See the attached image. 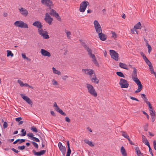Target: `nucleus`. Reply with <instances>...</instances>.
Segmentation results:
<instances>
[{
  "instance_id": "obj_1",
  "label": "nucleus",
  "mask_w": 156,
  "mask_h": 156,
  "mask_svg": "<svg viewBox=\"0 0 156 156\" xmlns=\"http://www.w3.org/2000/svg\"><path fill=\"white\" fill-rule=\"evenodd\" d=\"M81 44L84 47L85 50L87 51L88 55L90 56V57L92 58H95V56L94 54H92V51L89 47L84 42L80 41Z\"/></svg>"
},
{
  "instance_id": "obj_2",
  "label": "nucleus",
  "mask_w": 156,
  "mask_h": 156,
  "mask_svg": "<svg viewBox=\"0 0 156 156\" xmlns=\"http://www.w3.org/2000/svg\"><path fill=\"white\" fill-rule=\"evenodd\" d=\"M86 85L88 92L92 95L96 97L97 94L93 86L89 83L86 84Z\"/></svg>"
},
{
  "instance_id": "obj_3",
  "label": "nucleus",
  "mask_w": 156,
  "mask_h": 156,
  "mask_svg": "<svg viewBox=\"0 0 156 156\" xmlns=\"http://www.w3.org/2000/svg\"><path fill=\"white\" fill-rule=\"evenodd\" d=\"M14 25L20 28H28V25L23 21H16L14 23Z\"/></svg>"
},
{
  "instance_id": "obj_4",
  "label": "nucleus",
  "mask_w": 156,
  "mask_h": 156,
  "mask_svg": "<svg viewBox=\"0 0 156 156\" xmlns=\"http://www.w3.org/2000/svg\"><path fill=\"white\" fill-rule=\"evenodd\" d=\"M89 4L88 2L84 1L83 2L80 4L79 10L80 12H83L85 11L88 5Z\"/></svg>"
},
{
  "instance_id": "obj_5",
  "label": "nucleus",
  "mask_w": 156,
  "mask_h": 156,
  "mask_svg": "<svg viewBox=\"0 0 156 156\" xmlns=\"http://www.w3.org/2000/svg\"><path fill=\"white\" fill-rule=\"evenodd\" d=\"M41 3L44 5L49 8L53 7L52 2L51 0H41Z\"/></svg>"
},
{
  "instance_id": "obj_6",
  "label": "nucleus",
  "mask_w": 156,
  "mask_h": 156,
  "mask_svg": "<svg viewBox=\"0 0 156 156\" xmlns=\"http://www.w3.org/2000/svg\"><path fill=\"white\" fill-rule=\"evenodd\" d=\"M119 84L121 88H127L129 86L127 81L125 79L121 78L120 79Z\"/></svg>"
},
{
  "instance_id": "obj_7",
  "label": "nucleus",
  "mask_w": 156,
  "mask_h": 156,
  "mask_svg": "<svg viewBox=\"0 0 156 156\" xmlns=\"http://www.w3.org/2000/svg\"><path fill=\"white\" fill-rule=\"evenodd\" d=\"M38 33L41 36H42L43 38L45 39H48L49 38V37L48 35V33L46 31H44L43 30H38Z\"/></svg>"
},
{
  "instance_id": "obj_8",
  "label": "nucleus",
  "mask_w": 156,
  "mask_h": 156,
  "mask_svg": "<svg viewBox=\"0 0 156 156\" xmlns=\"http://www.w3.org/2000/svg\"><path fill=\"white\" fill-rule=\"evenodd\" d=\"M136 80L134 81L136 83L138 86L137 89L135 91V93L140 92L142 90L143 86L142 85L141 82L138 79H136Z\"/></svg>"
},
{
  "instance_id": "obj_9",
  "label": "nucleus",
  "mask_w": 156,
  "mask_h": 156,
  "mask_svg": "<svg viewBox=\"0 0 156 156\" xmlns=\"http://www.w3.org/2000/svg\"><path fill=\"white\" fill-rule=\"evenodd\" d=\"M45 21L48 23L49 25L51 24L53 20V18H51L49 14L47 12L45 14V17L44 18Z\"/></svg>"
},
{
  "instance_id": "obj_10",
  "label": "nucleus",
  "mask_w": 156,
  "mask_h": 156,
  "mask_svg": "<svg viewBox=\"0 0 156 156\" xmlns=\"http://www.w3.org/2000/svg\"><path fill=\"white\" fill-rule=\"evenodd\" d=\"M82 71L85 72V74L89 75L90 78L95 73L94 70L90 69H83Z\"/></svg>"
},
{
  "instance_id": "obj_11",
  "label": "nucleus",
  "mask_w": 156,
  "mask_h": 156,
  "mask_svg": "<svg viewBox=\"0 0 156 156\" xmlns=\"http://www.w3.org/2000/svg\"><path fill=\"white\" fill-rule=\"evenodd\" d=\"M53 7L50 8L49 7L47 9V10L48 11L47 12L49 14V15L54 16L57 13L53 9H52Z\"/></svg>"
},
{
  "instance_id": "obj_12",
  "label": "nucleus",
  "mask_w": 156,
  "mask_h": 156,
  "mask_svg": "<svg viewBox=\"0 0 156 156\" xmlns=\"http://www.w3.org/2000/svg\"><path fill=\"white\" fill-rule=\"evenodd\" d=\"M110 54L111 55L112 58H118L119 55L116 52V51L113 50H110Z\"/></svg>"
},
{
  "instance_id": "obj_13",
  "label": "nucleus",
  "mask_w": 156,
  "mask_h": 156,
  "mask_svg": "<svg viewBox=\"0 0 156 156\" xmlns=\"http://www.w3.org/2000/svg\"><path fill=\"white\" fill-rule=\"evenodd\" d=\"M33 25L38 28V30H42V27L43 25H42L41 23L39 21H35L33 23Z\"/></svg>"
},
{
  "instance_id": "obj_14",
  "label": "nucleus",
  "mask_w": 156,
  "mask_h": 156,
  "mask_svg": "<svg viewBox=\"0 0 156 156\" xmlns=\"http://www.w3.org/2000/svg\"><path fill=\"white\" fill-rule=\"evenodd\" d=\"M20 95L23 99L25 100L28 104L30 105H32L33 102L29 98L26 96L24 95L23 94H20Z\"/></svg>"
},
{
  "instance_id": "obj_15",
  "label": "nucleus",
  "mask_w": 156,
  "mask_h": 156,
  "mask_svg": "<svg viewBox=\"0 0 156 156\" xmlns=\"http://www.w3.org/2000/svg\"><path fill=\"white\" fill-rule=\"evenodd\" d=\"M19 10L20 13L24 16L26 17L28 14V11L25 8H21Z\"/></svg>"
},
{
  "instance_id": "obj_16",
  "label": "nucleus",
  "mask_w": 156,
  "mask_h": 156,
  "mask_svg": "<svg viewBox=\"0 0 156 156\" xmlns=\"http://www.w3.org/2000/svg\"><path fill=\"white\" fill-rule=\"evenodd\" d=\"M133 70L132 73V78L134 81L136 80V79H138L137 77V69L135 67L133 68Z\"/></svg>"
},
{
  "instance_id": "obj_17",
  "label": "nucleus",
  "mask_w": 156,
  "mask_h": 156,
  "mask_svg": "<svg viewBox=\"0 0 156 156\" xmlns=\"http://www.w3.org/2000/svg\"><path fill=\"white\" fill-rule=\"evenodd\" d=\"M33 152L34 155L37 156H40L44 154L46 152V151L43 150L39 152H36L34 150H33Z\"/></svg>"
},
{
  "instance_id": "obj_18",
  "label": "nucleus",
  "mask_w": 156,
  "mask_h": 156,
  "mask_svg": "<svg viewBox=\"0 0 156 156\" xmlns=\"http://www.w3.org/2000/svg\"><path fill=\"white\" fill-rule=\"evenodd\" d=\"M41 52L42 55L44 56H47L49 57L51 55L50 52L43 49L41 50Z\"/></svg>"
},
{
  "instance_id": "obj_19",
  "label": "nucleus",
  "mask_w": 156,
  "mask_h": 156,
  "mask_svg": "<svg viewBox=\"0 0 156 156\" xmlns=\"http://www.w3.org/2000/svg\"><path fill=\"white\" fill-rule=\"evenodd\" d=\"M58 146L59 147L60 150L62 153H63L64 152H66V148L65 147L63 146L61 142H59L58 144Z\"/></svg>"
},
{
  "instance_id": "obj_20",
  "label": "nucleus",
  "mask_w": 156,
  "mask_h": 156,
  "mask_svg": "<svg viewBox=\"0 0 156 156\" xmlns=\"http://www.w3.org/2000/svg\"><path fill=\"white\" fill-rule=\"evenodd\" d=\"M90 78L91 81L93 83L97 84L99 83V80L96 78L95 73H94V74L92 76H91Z\"/></svg>"
},
{
  "instance_id": "obj_21",
  "label": "nucleus",
  "mask_w": 156,
  "mask_h": 156,
  "mask_svg": "<svg viewBox=\"0 0 156 156\" xmlns=\"http://www.w3.org/2000/svg\"><path fill=\"white\" fill-rule=\"evenodd\" d=\"M99 37L100 39L102 41H105L107 39V36L105 34L102 33H99L98 34Z\"/></svg>"
},
{
  "instance_id": "obj_22",
  "label": "nucleus",
  "mask_w": 156,
  "mask_h": 156,
  "mask_svg": "<svg viewBox=\"0 0 156 156\" xmlns=\"http://www.w3.org/2000/svg\"><path fill=\"white\" fill-rule=\"evenodd\" d=\"M17 83L19 84L20 86L21 87H28L29 85L27 83H24L22 81L20 80L17 81Z\"/></svg>"
},
{
  "instance_id": "obj_23",
  "label": "nucleus",
  "mask_w": 156,
  "mask_h": 156,
  "mask_svg": "<svg viewBox=\"0 0 156 156\" xmlns=\"http://www.w3.org/2000/svg\"><path fill=\"white\" fill-rule=\"evenodd\" d=\"M119 66L123 69H126L127 70H128L129 69L128 68L127 66L125 64L122 63L120 62L119 64Z\"/></svg>"
},
{
  "instance_id": "obj_24",
  "label": "nucleus",
  "mask_w": 156,
  "mask_h": 156,
  "mask_svg": "<svg viewBox=\"0 0 156 156\" xmlns=\"http://www.w3.org/2000/svg\"><path fill=\"white\" fill-rule=\"evenodd\" d=\"M120 151L123 156H127L126 150L122 146L121 147Z\"/></svg>"
},
{
  "instance_id": "obj_25",
  "label": "nucleus",
  "mask_w": 156,
  "mask_h": 156,
  "mask_svg": "<svg viewBox=\"0 0 156 156\" xmlns=\"http://www.w3.org/2000/svg\"><path fill=\"white\" fill-rule=\"evenodd\" d=\"M25 141V139H18L15 140L14 142L13 143V144H15L17 143L18 142H19V144H21L23 142H24Z\"/></svg>"
},
{
  "instance_id": "obj_26",
  "label": "nucleus",
  "mask_w": 156,
  "mask_h": 156,
  "mask_svg": "<svg viewBox=\"0 0 156 156\" xmlns=\"http://www.w3.org/2000/svg\"><path fill=\"white\" fill-rule=\"evenodd\" d=\"M67 151L66 154H70L71 152V151L70 148V144L69 141H67Z\"/></svg>"
},
{
  "instance_id": "obj_27",
  "label": "nucleus",
  "mask_w": 156,
  "mask_h": 156,
  "mask_svg": "<svg viewBox=\"0 0 156 156\" xmlns=\"http://www.w3.org/2000/svg\"><path fill=\"white\" fill-rule=\"evenodd\" d=\"M134 29H141V23L140 22L136 24L134 27Z\"/></svg>"
},
{
  "instance_id": "obj_28",
  "label": "nucleus",
  "mask_w": 156,
  "mask_h": 156,
  "mask_svg": "<svg viewBox=\"0 0 156 156\" xmlns=\"http://www.w3.org/2000/svg\"><path fill=\"white\" fill-rule=\"evenodd\" d=\"M52 69L53 72L54 74H57L58 75H61V72L59 71L56 70L55 68L53 67Z\"/></svg>"
},
{
  "instance_id": "obj_29",
  "label": "nucleus",
  "mask_w": 156,
  "mask_h": 156,
  "mask_svg": "<svg viewBox=\"0 0 156 156\" xmlns=\"http://www.w3.org/2000/svg\"><path fill=\"white\" fill-rule=\"evenodd\" d=\"M94 24L95 28L101 26L98 22L96 20H95L94 21Z\"/></svg>"
},
{
  "instance_id": "obj_30",
  "label": "nucleus",
  "mask_w": 156,
  "mask_h": 156,
  "mask_svg": "<svg viewBox=\"0 0 156 156\" xmlns=\"http://www.w3.org/2000/svg\"><path fill=\"white\" fill-rule=\"evenodd\" d=\"M149 111L150 112V115L151 116H155V113L154 110L152 108L151 109H149Z\"/></svg>"
},
{
  "instance_id": "obj_31",
  "label": "nucleus",
  "mask_w": 156,
  "mask_h": 156,
  "mask_svg": "<svg viewBox=\"0 0 156 156\" xmlns=\"http://www.w3.org/2000/svg\"><path fill=\"white\" fill-rule=\"evenodd\" d=\"M96 32L98 34L99 33L102 32V30L101 27L100 26L98 27H97L95 28Z\"/></svg>"
},
{
  "instance_id": "obj_32",
  "label": "nucleus",
  "mask_w": 156,
  "mask_h": 156,
  "mask_svg": "<svg viewBox=\"0 0 156 156\" xmlns=\"http://www.w3.org/2000/svg\"><path fill=\"white\" fill-rule=\"evenodd\" d=\"M92 61L96 66L98 67L99 66V62L97 60V59H93Z\"/></svg>"
},
{
  "instance_id": "obj_33",
  "label": "nucleus",
  "mask_w": 156,
  "mask_h": 156,
  "mask_svg": "<svg viewBox=\"0 0 156 156\" xmlns=\"http://www.w3.org/2000/svg\"><path fill=\"white\" fill-rule=\"evenodd\" d=\"M116 74L119 76L121 77H122L123 78H125V76L123 74L120 72H117L116 73Z\"/></svg>"
},
{
  "instance_id": "obj_34",
  "label": "nucleus",
  "mask_w": 156,
  "mask_h": 156,
  "mask_svg": "<svg viewBox=\"0 0 156 156\" xmlns=\"http://www.w3.org/2000/svg\"><path fill=\"white\" fill-rule=\"evenodd\" d=\"M21 132L23 133H21L20 134V136H25L26 134V131H25L24 129H22L21 130Z\"/></svg>"
},
{
  "instance_id": "obj_35",
  "label": "nucleus",
  "mask_w": 156,
  "mask_h": 156,
  "mask_svg": "<svg viewBox=\"0 0 156 156\" xmlns=\"http://www.w3.org/2000/svg\"><path fill=\"white\" fill-rule=\"evenodd\" d=\"M7 57H9V56L12 57L13 56V54L12 52L11 51L7 50Z\"/></svg>"
},
{
  "instance_id": "obj_36",
  "label": "nucleus",
  "mask_w": 156,
  "mask_h": 156,
  "mask_svg": "<svg viewBox=\"0 0 156 156\" xmlns=\"http://www.w3.org/2000/svg\"><path fill=\"white\" fill-rule=\"evenodd\" d=\"M142 142L143 143L145 144V142H148L145 136L144 135H142Z\"/></svg>"
},
{
  "instance_id": "obj_37",
  "label": "nucleus",
  "mask_w": 156,
  "mask_h": 156,
  "mask_svg": "<svg viewBox=\"0 0 156 156\" xmlns=\"http://www.w3.org/2000/svg\"><path fill=\"white\" fill-rule=\"evenodd\" d=\"M121 132L122 133V135L125 138H127L128 137V136L127 135V133L124 131H121Z\"/></svg>"
},
{
  "instance_id": "obj_38",
  "label": "nucleus",
  "mask_w": 156,
  "mask_h": 156,
  "mask_svg": "<svg viewBox=\"0 0 156 156\" xmlns=\"http://www.w3.org/2000/svg\"><path fill=\"white\" fill-rule=\"evenodd\" d=\"M145 102H146V103L147 104L148 106L149 107V109H151L153 108L152 107V106L151 104H150V102L149 101H145Z\"/></svg>"
},
{
  "instance_id": "obj_39",
  "label": "nucleus",
  "mask_w": 156,
  "mask_h": 156,
  "mask_svg": "<svg viewBox=\"0 0 156 156\" xmlns=\"http://www.w3.org/2000/svg\"><path fill=\"white\" fill-rule=\"evenodd\" d=\"M55 17L56 19L59 21H61V18L60 17L58 14L57 13L56 15L54 16Z\"/></svg>"
},
{
  "instance_id": "obj_40",
  "label": "nucleus",
  "mask_w": 156,
  "mask_h": 156,
  "mask_svg": "<svg viewBox=\"0 0 156 156\" xmlns=\"http://www.w3.org/2000/svg\"><path fill=\"white\" fill-rule=\"evenodd\" d=\"M146 45V46L148 48V52L150 53L152 49L151 46L148 44Z\"/></svg>"
},
{
  "instance_id": "obj_41",
  "label": "nucleus",
  "mask_w": 156,
  "mask_h": 156,
  "mask_svg": "<svg viewBox=\"0 0 156 156\" xmlns=\"http://www.w3.org/2000/svg\"><path fill=\"white\" fill-rule=\"evenodd\" d=\"M31 130H32L34 132H37V128L34 127V126H32L31 128Z\"/></svg>"
},
{
  "instance_id": "obj_42",
  "label": "nucleus",
  "mask_w": 156,
  "mask_h": 156,
  "mask_svg": "<svg viewBox=\"0 0 156 156\" xmlns=\"http://www.w3.org/2000/svg\"><path fill=\"white\" fill-rule=\"evenodd\" d=\"M66 33L67 37L68 39H70V35H71V32L69 31H68L66 32Z\"/></svg>"
},
{
  "instance_id": "obj_43",
  "label": "nucleus",
  "mask_w": 156,
  "mask_h": 156,
  "mask_svg": "<svg viewBox=\"0 0 156 156\" xmlns=\"http://www.w3.org/2000/svg\"><path fill=\"white\" fill-rule=\"evenodd\" d=\"M31 143L35 148H38V145L34 141L32 142Z\"/></svg>"
},
{
  "instance_id": "obj_44",
  "label": "nucleus",
  "mask_w": 156,
  "mask_h": 156,
  "mask_svg": "<svg viewBox=\"0 0 156 156\" xmlns=\"http://www.w3.org/2000/svg\"><path fill=\"white\" fill-rule=\"evenodd\" d=\"M32 140L37 142H40L38 138L35 137H34L32 138Z\"/></svg>"
},
{
  "instance_id": "obj_45",
  "label": "nucleus",
  "mask_w": 156,
  "mask_h": 156,
  "mask_svg": "<svg viewBox=\"0 0 156 156\" xmlns=\"http://www.w3.org/2000/svg\"><path fill=\"white\" fill-rule=\"evenodd\" d=\"M141 96L142 98L145 101H146L147 100V98L146 97V95L144 94H141Z\"/></svg>"
},
{
  "instance_id": "obj_46",
  "label": "nucleus",
  "mask_w": 156,
  "mask_h": 156,
  "mask_svg": "<svg viewBox=\"0 0 156 156\" xmlns=\"http://www.w3.org/2000/svg\"><path fill=\"white\" fill-rule=\"evenodd\" d=\"M136 154L138 156H140V155H143V153H141L140 150L137 151V152H136Z\"/></svg>"
},
{
  "instance_id": "obj_47",
  "label": "nucleus",
  "mask_w": 156,
  "mask_h": 156,
  "mask_svg": "<svg viewBox=\"0 0 156 156\" xmlns=\"http://www.w3.org/2000/svg\"><path fill=\"white\" fill-rule=\"evenodd\" d=\"M8 126V124L6 122H4L3 125V128L4 129L6 128Z\"/></svg>"
},
{
  "instance_id": "obj_48",
  "label": "nucleus",
  "mask_w": 156,
  "mask_h": 156,
  "mask_svg": "<svg viewBox=\"0 0 156 156\" xmlns=\"http://www.w3.org/2000/svg\"><path fill=\"white\" fill-rule=\"evenodd\" d=\"M112 37H113L114 39L116 38L117 35L116 34L115 32L112 31Z\"/></svg>"
},
{
  "instance_id": "obj_49",
  "label": "nucleus",
  "mask_w": 156,
  "mask_h": 156,
  "mask_svg": "<svg viewBox=\"0 0 156 156\" xmlns=\"http://www.w3.org/2000/svg\"><path fill=\"white\" fill-rule=\"evenodd\" d=\"M27 136L31 138V139L32 140V138L34 137V135L32 133H30L28 134H27Z\"/></svg>"
},
{
  "instance_id": "obj_50",
  "label": "nucleus",
  "mask_w": 156,
  "mask_h": 156,
  "mask_svg": "<svg viewBox=\"0 0 156 156\" xmlns=\"http://www.w3.org/2000/svg\"><path fill=\"white\" fill-rule=\"evenodd\" d=\"M25 146L24 145H23L22 146H19L18 147V149H20V150H23L25 149Z\"/></svg>"
},
{
  "instance_id": "obj_51",
  "label": "nucleus",
  "mask_w": 156,
  "mask_h": 156,
  "mask_svg": "<svg viewBox=\"0 0 156 156\" xmlns=\"http://www.w3.org/2000/svg\"><path fill=\"white\" fill-rule=\"evenodd\" d=\"M148 123H146L144 125V130L145 131H147L148 130Z\"/></svg>"
},
{
  "instance_id": "obj_52",
  "label": "nucleus",
  "mask_w": 156,
  "mask_h": 156,
  "mask_svg": "<svg viewBox=\"0 0 156 156\" xmlns=\"http://www.w3.org/2000/svg\"><path fill=\"white\" fill-rule=\"evenodd\" d=\"M59 111L58 112L61 114V115L64 116L66 115V114L65 112H63L62 110L61 109L60 110H59Z\"/></svg>"
},
{
  "instance_id": "obj_53",
  "label": "nucleus",
  "mask_w": 156,
  "mask_h": 156,
  "mask_svg": "<svg viewBox=\"0 0 156 156\" xmlns=\"http://www.w3.org/2000/svg\"><path fill=\"white\" fill-rule=\"evenodd\" d=\"M140 54L143 58H147L146 56L142 52H140Z\"/></svg>"
},
{
  "instance_id": "obj_54",
  "label": "nucleus",
  "mask_w": 156,
  "mask_h": 156,
  "mask_svg": "<svg viewBox=\"0 0 156 156\" xmlns=\"http://www.w3.org/2000/svg\"><path fill=\"white\" fill-rule=\"evenodd\" d=\"M129 98L131 99L132 100H135V101H139L137 99V98H134V97H132V96H129Z\"/></svg>"
},
{
  "instance_id": "obj_55",
  "label": "nucleus",
  "mask_w": 156,
  "mask_h": 156,
  "mask_svg": "<svg viewBox=\"0 0 156 156\" xmlns=\"http://www.w3.org/2000/svg\"><path fill=\"white\" fill-rule=\"evenodd\" d=\"M52 84L54 85H58V83L56 81L53 79L52 80Z\"/></svg>"
},
{
  "instance_id": "obj_56",
  "label": "nucleus",
  "mask_w": 156,
  "mask_h": 156,
  "mask_svg": "<svg viewBox=\"0 0 156 156\" xmlns=\"http://www.w3.org/2000/svg\"><path fill=\"white\" fill-rule=\"evenodd\" d=\"M11 150L13 151L14 152H15V153H16V154H18V153L20 152L19 151H18L15 149L14 148H11Z\"/></svg>"
},
{
  "instance_id": "obj_57",
  "label": "nucleus",
  "mask_w": 156,
  "mask_h": 156,
  "mask_svg": "<svg viewBox=\"0 0 156 156\" xmlns=\"http://www.w3.org/2000/svg\"><path fill=\"white\" fill-rule=\"evenodd\" d=\"M68 78V76L67 75L63 76H62V79L64 80H65Z\"/></svg>"
},
{
  "instance_id": "obj_58",
  "label": "nucleus",
  "mask_w": 156,
  "mask_h": 156,
  "mask_svg": "<svg viewBox=\"0 0 156 156\" xmlns=\"http://www.w3.org/2000/svg\"><path fill=\"white\" fill-rule=\"evenodd\" d=\"M153 146L155 150H156V142L155 140L153 141Z\"/></svg>"
},
{
  "instance_id": "obj_59",
  "label": "nucleus",
  "mask_w": 156,
  "mask_h": 156,
  "mask_svg": "<svg viewBox=\"0 0 156 156\" xmlns=\"http://www.w3.org/2000/svg\"><path fill=\"white\" fill-rule=\"evenodd\" d=\"M143 113L145 115H146L147 116V119H149V115L147 114L146 113L145 111H143Z\"/></svg>"
},
{
  "instance_id": "obj_60",
  "label": "nucleus",
  "mask_w": 156,
  "mask_h": 156,
  "mask_svg": "<svg viewBox=\"0 0 156 156\" xmlns=\"http://www.w3.org/2000/svg\"><path fill=\"white\" fill-rule=\"evenodd\" d=\"M22 56L23 58H28L27 57L26 55V54L25 53H23L22 54Z\"/></svg>"
},
{
  "instance_id": "obj_61",
  "label": "nucleus",
  "mask_w": 156,
  "mask_h": 156,
  "mask_svg": "<svg viewBox=\"0 0 156 156\" xmlns=\"http://www.w3.org/2000/svg\"><path fill=\"white\" fill-rule=\"evenodd\" d=\"M22 118L21 117H18L16 119V120L17 122H20L21 119Z\"/></svg>"
},
{
  "instance_id": "obj_62",
  "label": "nucleus",
  "mask_w": 156,
  "mask_h": 156,
  "mask_svg": "<svg viewBox=\"0 0 156 156\" xmlns=\"http://www.w3.org/2000/svg\"><path fill=\"white\" fill-rule=\"evenodd\" d=\"M145 144L148 146L149 148V149L150 148H151L150 145L149 143L148 142H145Z\"/></svg>"
},
{
  "instance_id": "obj_63",
  "label": "nucleus",
  "mask_w": 156,
  "mask_h": 156,
  "mask_svg": "<svg viewBox=\"0 0 156 156\" xmlns=\"http://www.w3.org/2000/svg\"><path fill=\"white\" fill-rule=\"evenodd\" d=\"M65 121H66L69 122L70 121V119L68 117H66L65 118Z\"/></svg>"
},
{
  "instance_id": "obj_64",
  "label": "nucleus",
  "mask_w": 156,
  "mask_h": 156,
  "mask_svg": "<svg viewBox=\"0 0 156 156\" xmlns=\"http://www.w3.org/2000/svg\"><path fill=\"white\" fill-rule=\"evenodd\" d=\"M84 141L87 144H88L90 142V141H89L87 139H84Z\"/></svg>"
}]
</instances>
